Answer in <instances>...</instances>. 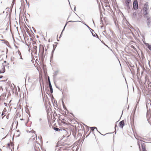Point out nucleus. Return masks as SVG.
<instances>
[{
  "label": "nucleus",
  "mask_w": 151,
  "mask_h": 151,
  "mask_svg": "<svg viewBox=\"0 0 151 151\" xmlns=\"http://www.w3.org/2000/svg\"><path fill=\"white\" fill-rule=\"evenodd\" d=\"M139 8L138 2L137 0H134L133 3L132 10H137Z\"/></svg>",
  "instance_id": "nucleus-1"
},
{
  "label": "nucleus",
  "mask_w": 151,
  "mask_h": 151,
  "mask_svg": "<svg viewBox=\"0 0 151 151\" xmlns=\"http://www.w3.org/2000/svg\"><path fill=\"white\" fill-rule=\"evenodd\" d=\"M28 135L30 137H34L35 138H36L37 137L36 134H35V132L34 130H31L29 131L28 134Z\"/></svg>",
  "instance_id": "nucleus-2"
},
{
  "label": "nucleus",
  "mask_w": 151,
  "mask_h": 151,
  "mask_svg": "<svg viewBox=\"0 0 151 151\" xmlns=\"http://www.w3.org/2000/svg\"><path fill=\"white\" fill-rule=\"evenodd\" d=\"M6 147L9 148L12 151V150H14V145L13 143L11 141L9 143H8L6 145Z\"/></svg>",
  "instance_id": "nucleus-3"
},
{
  "label": "nucleus",
  "mask_w": 151,
  "mask_h": 151,
  "mask_svg": "<svg viewBox=\"0 0 151 151\" xmlns=\"http://www.w3.org/2000/svg\"><path fill=\"white\" fill-rule=\"evenodd\" d=\"M37 138V137H36V138H35L33 136L31 137L29 139V143H37L38 146L40 145V144L37 143V141H36Z\"/></svg>",
  "instance_id": "nucleus-4"
},
{
  "label": "nucleus",
  "mask_w": 151,
  "mask_h": 151,
  "mask_svg": "<svg viewBox=\"0 0 151 151\" xmlns=\"http://www.w3.org/2000/svg\"><path fill=\"white\" fill-rule=\"evenodd\" d=\"M149 9L148 2H146L144 4V7L142 9L143 12H148Z\"/></svg>",
  "instance_id": "nucleus-5"
},
{
  "label": "nucleus",
  "mask_w": 151,
  "mask_h": 151,
  "mask_svg": "<svg viewBox=\"0 0 151 151\" xmlns=\"http://www.w3.org/2000/svg\"><path fill=\"white\" fill-rule=\"evenodd\" d=\"M146 23L148 28L150 27L151 26V17L146 18Z\"/></svg>",
  "instance_id": "nucleus-6"
},
{
  "label": "nucleus",
  "mask_w": 151,
  "mask_h": 151,
  "mask_svg": "<svg viewBox=\"0 0 151 151\" xmlns=\"http://www.w3.org/2000/svg\"><path fill=\"white\" fill-rule=\"evenodd\" d=\"M148 100L150 102H148L146 104V107L147 110V113H148V111L149 110L150 111V109H151V100L150 99H149Z\"/></svg>",
  "instance_id": "nucleus-7"
},
{
  "label": "nucleus",
  "mask_w": 151,
  "mask_h": 151,
  "mask_svg": "<svg viewBox=\"0 0 151 151\" xmlns=\"http://www.w3.org/2000/svg\"><path fill=\"white\" fill-rule=\"evenodd\" d=\"M48 83H49V88L50 89V92L51 93H53V88L52 87L51 83V82L50 81V77L49 76H48Z\"/></svg>",
  "instance_id": "nucleus-8"
},
{
  "label": "nucleus",
  "mask_w": 151,
  "mask_h": 151,
  "mask_svg": "<svg viewBox=\"0 0 151 151\" xmlns=\"http://www.w3.org/2000/svg\"><path fill=\"white\" fill-rule=\"evenodd\" d=\"M39 52L40 54H44V47L41 45H40V49Z\"/></svg>",
  "instance_id": "nucleus-9"
},
{
  "label": "nucleus",
  "mask_w": 151,
  "mask_h": 151,
  "mask_svg": "<svg viewBox=\"0 0 151 151\" xmlns=\"http://www.w3.org/2000/svg\"><path fill=\"white\" fill-rule=\"evenodd\" d=\"M143 16L144 18L146 19L147 18L149 17V12H143Z\"/></svg>",
  "instance_id": "nucleus-10"
},
{
  "label": "nucleus",
  "mask_w": 151,
  "mask_h": 151,
  "mask_svg": "<svg viewBox=\"0 0 151 151\" xmlns=\"http://www.w3.org/2000/svg\"><path fill=\"white\" fill-rule=\"evenodd\" d=\"M124 125V120H122L121 121L119 124V126L121 128H122Z\"/></svg>",
  "instance_id": "nucleus-11"
},
{
  "label": "nucleus",
  "mask_w": 151,
  "mask_h": 151,
  "mask_svg": "<svg viewBox=\"0 0 151 151\" xmlns=\"http://www.w3.org/2000/svg\"><path fill=\"white\" fill-rule=\"evenodd\" d=\"M9 114H8L7 115L5 114H2L1 116L2 119H8Z\"/></svg>",
  "instance_id": "nucleus-12"
},
{
  "label": "nucleus",
  "mask_w": 151,
  "mask_h": 151,
  "mask_svg": "<svg viewBox=\"0 0 151 151\" xmlns=\"http://www.w3.org/2000/svg\"><path fill=\"white\" fill-rule=\"evenodd\" d=\"M145 44L148 49L151 52V44L147 43H145Z\"/></svg>",
  "instance_id": "nucleus-13"
},
{
  "label": "nucleus",
  "mask_w": 151,
  "mask_h": 151,
  "mask_svg": "<svg viewBox=\"0 0 151 151\" xmlns=\"http://www.w3.org/2000/svg\"><path fill=\"white\" fill-rule=\"evenodd\" d=\"M22 116H24V117L21 119L22 120H25L28 119V116L26 114H24V115L22 114Z\"/></svg>",
  "instance_id": "nucleus-14"
},
{
  "label": "nucleus",
  "mask_w": 151,
  "mask_h": 151,
  "mask_svg": "<svg viewBox=\"0 0 151 151\" xmlns=\"http://www.w3.org/2000/svg\"><path fill=\"white\" fill-rule=\"evenodd\" d=\"M38 55L39 56V57L40 58L41 60L42 61H43L45 58V55H44V54H39V53Z\"/></svg>",
  "instance_id": "nucleus-15"
},
{
  "label": "nucleus",
  "mask_w": 151,
  "mask_h": 151,
  "mask_svg": "<svg viewBox=\"0 0 151 151\" xmlns=\"http://www.w3.org/2000/svg\"><path fill=\"white\" fill-rule=\"evenodd\" d=\"M48 88H49V87L48 86H45V90L46 91V93L47 94L49 95V94L48 93V92H49V90L48 89Z\"/></svg>",
  "instance_id": "nucleus-16"
},
{
  "label": "nucleus",
  "mask_w": 151,
  "mask_h": 151,
  "mask_svg": "<svg viewBox=\"0 0 151 151\" xmlns=\"http://www.w3.org/2000/svg\"><path fill=\"white\" fill-rule=\"evenodd\" d=\"M3 68H2V70H0V73H5V69L4 66L3 64Z\"/></svg>",
  "instance_id": "nucleus-17"
},
{
  "label": "nucleus",
  "mask_w": 151,
  "mask_h": 151,
  "mask_svg": "<svg viewBox=\"0 0 151 151\" xmlns=\"http://www.w3.org/2000/svg\"><path fill=\"white\" fill-rule=\"evenodd\" d=\"M33 50H34V51H35V53L36 54H37V46H36L33 45Z\"/></svg>",
  "instance_id": "nucleus-18"
},
{
  "label": "nucleus",
  "mask_w": 151,
  "mask_h": 151,
  "mask_svg": "<svg viewBox=\"0 0 151 151\" xmlns=\"http://www.w3.org/2000/svg\"><path fill=\"white\" fill-rule=\"evenodd\" d=\"M142 151H147L146 150L145 146L144 143L142 144Z\"/></svg>",
  "instance_id": "nucleus-19"
},
{
  "label": "nucleus",
  "mask_w": 151,
  "mask_h": 151,
  "mask_svg": "<svg viewBox=\"0 0 151 151\" xmlns=\"http://www.w3.org/2000/svg\"><path fill=\"white\" fill-rule=\"evenodd\" d=\"M83 24L85 25L86 27L88 28L89 30L91 32V31L92 32H94V30H93V29H91L90 27H89L87 25V24H86L84 22L83 23Z\"/></svg>",
  "instance_id": "nucleus-20"
},
{
  "label": "nucleus",
  "mask_w": 151,
  "mask_h": 151,
  "mask_svg": "<svg viewBox=\"0 0 151 151\" xmlns=\"http://www.w3.org/2000/svg\"><path fill=\"white\" fill-rule=\"evenodd\" d=\"M131 0H126L125 1L126 6L129 5V3Z\"/></svg>",
  "instance_id": "nucleus-21"
},
{
  "label": "nucleus",
  "mask_w": 151,
  "mask_h": 151,
  "mask_svg": "<svg viewBox=\"0 0 151 151\" xmlns=\"http://www.w3.org/2000/svg\"><path fill=\"white\" fill-rule=\"evenodd\" d=\"M58 70H57V71H55V72L53 73V76L54 78L57 75L58 73Z\"/></svg>",
  "instance_id": "nucleus-22"
},
{
  "label": "nucleus",
  "mask_w": 151,
  "mask_h": 151,
  "mask_svg": "<svg viewBox=\"0 0 151 151\" xmlns=\"http://www.w3.org/2000/svg\"><path fill=\"white\" fill-rule=\"evenodd\" d=\"M137 16V13L136 12H134L132 14V17L133 18H134L135 17H136Z\"/></svg>",
  "instance_id": "nucleus-23"
},
{
  "label": "nucleus",
  "mask_w": 151,
  "mask_h": 151,
  "mask_svg": "<svg viewBox=\"0 0 151 151\" xmlns=\"http://www.w3.org/2000/svg\"><path fill=\"white\" fill-rule=\"evenodd\" d=\"M54 129L56 131H60L62 130V129H60L59 128H57L56 127H54Z\"/></svg>",
  "instance_id": "nucleus-24"
},
{
  "label": "nucleus",
  "mask_w": 151,
  "mask_h": 151,
  "mask_svg": "<svg viewBox=\"0 0 151 151\" xmlns=\"http://www.w3.org/2000/svg\"><path fill=\"white\" fill-rule=\"evenodd\" d=\"M62 102L63 106V107L64 109H67V108H66V107L65 106V104L64 103L63 101V100L62 101Z\"/></svg>",
  "instance_id": "nucleus-25"
},
{
  "label": "nucleus",
  "mask_w": 151,
  "mask_h": 151,
  "mask_svg": "<svg viewBox=\"0 0 151 151\" xmlns=\"http://www.w3.org/2000/svg\"><path fill=\"white\" fill-rule=\"evenodd\" d=\"M54 46H55V45H54L53 44V49H52V51H54L55 50V49L56 47V46H57V45H55V47H54Z\"/></svg>",
  "instance_id": "nucleus-26"
},
{
  "label": "nucleus",
  "mask_w": 151,
  "mask_h": 151,
  "mask_svg": "<svg viewBox=\"0 0 151 151\" xmlns=\"http://www.w3.org/2000/svg\"><path fill=\"white\" fill-rule=\"evenodd\" d=\"M4 43L7 45V46H8V45L9 44V42L6 40H5Z\"/></svg>",
  "instance_id": "nucleus-27"
},
{
  "label": "nucleus",
  "mask_w": 151,
  "mask_h": 151,
  "mask_svg": "<svg viewBox=\"0 0 151 151\" xmlns=\"http://www.w3.org/2000/svg\"><path fill=\"white\" fill-rule=\"evenodd\" d=\"M18 54L19 55V56L20 57V58H21V59L23 60V59L22 58V55H21V52L20 51H19L18 52Z\"/></svg>",
  "instance_id": "nucleus-28"
},
{
  "label": "nucleus",
  "mask_w": 151,
  "mask_h": 151,
  "mask_svg": "<svg viewBox=\"0 0 151 151\" xmlns=\"http://www.w3.org/2000/svg\"><path fill=\"white\" fill-rule=\"evenodd\" d=\"M35 150L37 151H38L39 150V148L38 146L37 147L35 146Z\"/></svg>",
  "instance_id": "nucleus-29"
},
{
  "label": "nucleus",
  "mask_w": 151,
  "mask_h": 151,
  "mask_svg": "<svg viewBox=\"0 0 151 151\" xmlns=\"http://www.w3.org/2000/svg\"><path fill=\"white\" fill-rule=\"evenodd\" d=\"M55 84L56 88L58 89L60 91H61L62 90V89H61L60 88L57 86L55 83Z\"/></svg>",
  "instance_id": "nucleus-30"
},
{
  "label": "nucleus",
  "mask_w": 151,
  "mask_h": 151,
  "mask_svg": "<svg viewBox=\"0 0 151 151\" xmlns=\"http://www.w3.org/2000/svg\"><path fill=\"white\" fill-rule=\"evenodd\" d=\"M54 99H55L53 97V95H52V96L51 97V100H52V103H53V100H54Z\"/></svg>",
  "instance_id": "nucleus-31"
},
{
  "label": "nucleus",
  "mask_w": 151,
  "mask_h": 151,
  "mask_svg": "<svg viewBox=\"0 0 151 151\" xmlns=\"http://www.w3.org/2000/svg\"><path fill=\"white\" fill-rule=\"evenodd\" d=\"M79 22V21H74L70 20V21H68V22Z\"/></svg>",
  "instance_id": "nucleus-32"
},
{
  "label": "nucleus",
  "mask_w": 151,
  "mask_h": 151,
  "mask_svg": "<svg viewBox=\"0 0 151 151\" xmlns=\"http://www.w3.org/2000/svg\"><path fill=\"white\" fill-rule=\"evenodd\" d=\"M100 22H101V24H103V20H102V18L101 17H100Z\"/></svg>",
  "instance_id": "nucleus-33"
},
{
  "label": "nucleus",
  "mask_w": 151,
  "mask_h": 151,
  "mask_svg": "<svg viewBox=\"0 0 151 151\" xmlns=\"http://www.w3.org/2000/svg\"><path fill=\"white\" fill-rule=\"evenodd\" d=\"M7 24V27L6 29V30H8V28H9V24H8V22Z\"/></svg>",
  "instance_id": "nucleus-34"
},
{
  "label": "nucleus",
  "mask_w": 151,
  "mask_h": 151,
  "mask_svg": "<svg viewBox=\"0 0 151 151\" xmlns=\"http://www.w3.org/2000/svg\"><path fill=\"white\" fill-rule=\"evenodd\" d=\"M92 32H92V31H91V33L93 36L94 37H96V35H95Z\"/></svg>",
  "instance_id": "nucleus-35"
},
{
  "label": "nucleus",
  "mask_w": 151,
  "mask_h": 151,
  "mask_svg": "<svg viewBox=\"0 0 151 151\" xmlns=\"http://www.w3.org/2000/svg\"><path fill=\"white\" fill-rule=\"evenodd\" d=\"M14 57H12L11 58V60L12 62L14 61Z\"/></svg>",
  "instance_id": "nucleus-36"
},
{
  "label": "nucleus",
  "mask_w": 151,
  "mask_h": 151,
  "mask_svg": "<svg viewBox=\"0 0 151 151\" xmlns=\"http://www.w3.org/2000/svg\"><path fill=\"white\" fill-rule=\"evenodd\" d=\"M96 128V127H91V130H92V131H93L94 130V129L95 128Z\"/></svg>",
  "instance_id": "nucleus-37"
},
{
  "label": "nucleus",
  "mask_w": 151,
  "mask_h": 151,
  "mask_svg": "<svg viewBox=\"0 0 151 151\" xmlns=\"http://www.w3.org/2000/svg\"><path fill=\"white\" fill-rule=\"evenodd\" d=\"M94 33L96 34V37L97 38L99 39V36L95 33V32H94Z\"/></svg>",
  "instance_id": "nucleus-38"
},
{
  "label": "nucleus",
  "mask_w": 151,
  "mask_h": 151,
  "mask_svg": "<svg viewBox=\"0 0 151 151\" xmlns=\"http://www.w3.org/2000/svg\"><path fill=\"white\" fill-rule=\"evenodd\" d=\"M4 105H5V106H7V108H8V105H7V104L6 103L4 102Z\"/></svg>",
  "instance_id": "nucleus-39"
},
{
  "label": "nucleus",
  "mask_w": 151,
  "mask_h": 151,
  "mask_svg": "<svg viewBox=\"0 0 151 151\" xmlns=\"http://www.w3.org/2000/svg\"><path fill=\"white\" fill-rule=\"evenodd\" d=\"M3 111L4 112H2V113H4V112H6V110L5 109H4Z\"/></svg>",
  "instance_id": "nucleus-40"
},
{
  "label": "nucleus",
  "mask_w": 151,
  "mask_h": 151,
  "mask_svg": "<svg viewBox=\"0 0 151 151\" xmlns=\"http://www.w3.org/2000/svg\"><path fill=\"white\" fill-rule=\"evenodd\" d=\"M127 8L128 9H130V6H129H129H126Z\"/></svg>",
  "instance_id": "nucleus-41"
},
{
  "label": "nucleus",
  "mask_w": 151,
  "mask_h": 151,
  "mask_svg": "<svg viewBox=\"0 0 151 151\" xmlns=\"http://www.w3.org/2000/svg\"><path fill=\"white\" fill-rule=\"evenodd\" d=\"M17 133H19V131H17L16 132H15L14 133V135H16L17 134Z\"/></svg>",
  "instance_id": "nucleus-42"
},
{
  "label": "nucleus",
  "mask_w": 151,
  "mask_h": 151,
  "mask_svg": "<svg viewBox=\"0 0 151 151\" xmlns=\"http://www.w3.org/2000/svg\"><path fill=\"white\" fill-rule=\"evenodd\" d=\"M53 55H51V56H50V58L51 59H52L53 58Z\"/></svg>",
  "instance_id": "nucleus-43"
},
{
  "label": "nucleus",
  "mask_w": 151,
  "mask_h": 151,
  "mask_svg": "<svg viewBox=\"0 0 151 151\" xmlns=\"http://www.w3.org/2000/svg\"><path fill=\"white\" fill-rule=\"evenodd\" d=\"M147 83L149 85L150 83L151 84V82L149 81H148L147 82Z\"/></svg>",
  "instance_id": "nucleus-44"
},
{
  "label": "nucleus",
  "mask_w": 151,
  "mask_h": 151,
  "mask_svg": "<svg viewBox=\"0 0 151 151\" xmlns=\"http://www.w3.org/2000/svg\"><path fill=\"white\" fill-rule=\"evenodd\" d=\"M42 85H43V88L44 89V82H43L42 80Z\"/></svg>",
  "instance_id": "nucleus-45"
},
{
  "label": "nucleus",
  "mask_w": 151,
  "mask_h": 151,
  "mask_svg": "<svg viewBox=\"0 0 151 151\" xmlns=\"http://www.w3.org/2000/svg\"><path fill=\"white\" fill-rule=\"evenodd\" d=\"M70 147H67V148H65V149H64V150H69V149H68Z\"/></svg>",
  "instance_id": "nucleus-46"
},
{
  "label": "nucleus",
  "mask_w": 151,
  "mask_h": 151,
  "mask_svg": "<svg viewBox=\"0 0 151 151\" xmlns=\"http://www.w3.org/2000/svg\"><path fill=\"white\" fill-rule=\"evenodd\" d=\"M151 115V114H147V117L148 116H150Z\"/></svg>",
  "instance_id": "nucleus-47"
},
{
  "label": "nucleus",
  "mask_w": 151,
  "mask_h": 151,
  "mask_svg": "<svg viewBox=\"0 0 151 151\" xmlns=\"http://www.w3.org/2000/svg\"><path fill=\"white\" fill-rule=\"evenodd\" d=\"M3 77V76L2 75H0V79L2 78Z\"/></svg>",
  "instance_id": "nucleus-48"
},
{
  "label": "nucleus",
  "mask_w": 151,
  "mask_h": 151,
  "mask_svg": "<svg viewBox=\"0 0 151 151\" xmlns=\"http://www.w3.org/2000/svg\"><path fill=\"white\" fill-rule=\"evenodd\" d=\"M54 52V51L53 52V51H52L51 52V55H53Z\"/></svg>",
  "instance_id": "nucleus-49"
},
{
  "label": "nucleus",
  "mask_w": 151,
  "mask_h": 151,
  "mask_svg": "<svg viewBox=\"0 0 151 151\" xmlns=\"http://www.w3.org/2000/svg\"><path fill=\"white\" fill-rule=\"evenodd\" d=\"M68 22H66L65 25V27H66L67 25V24L68 23Z\"/></svg>",
  "instance_id": "nucleus-50"
},
{
  "label": "nucleus",
  "mask_w": 151,
  "mask_h": 151,
  "mask_svg": "<svg viewBox=\"0 0 151 151\" xmlns=\"http://www.w3.org/2000/svg\"><path fill=\"white\" fill-rule=\"evenodd\" d=\"M76 6H74V11H76Z\"/></svg>",
  "instance_id": "nucleus-51"
},
{
  "label": "nucleus",
  "mask_w": 151,
  "mask_h": 151,
  "mask_svg": "<svg viewBox=\"0 0 151 151\" xmlns=\"http://www.w3.org/2000/svg\"><path fill=\"white\" fill-rule=\"evenodd\" d=\"M65 26H64V28H63V30H62V32H63L64 31V29H65Z\"/></svg>",
  "instance_id": "nucleus-52"
},
{
  "label": "nucleus",
  "mask_w": 151,
  "mask_h": 151,
  "mask_svg": "<svg viewBox=\"0 0 151 151\" xmlns=\"http://www.w3.org/2000/svg\"><path fill=\"white\" fill-rule=\"evenodd\" d=\"M92 21H93V24H94V25L95 26V23H94V22L93 19L92 20Z\"/></svg>",
  "instance_id": "nucleus-53"
},
{
  "label": "nucleus",
  "mask_w": 151,
  "mask_h": 151,
  "mask_svg": "<svg viewBox=\"0 0 151 151\" xmlns=\"http://www.w3.org/2000/svg\"><path fill=\"white\" fill-rule=\"evenodd\" d=\"M40 86H41V89H42V86H41V82H40Z\"/></svg>",
  "instance_id": "nucleus-54"
},
{
  "label": "nucleus",
  "mask_w": 151,
  "mask_h": 151,
  "mask_svg": "<svg viewBox=\"0 0 151 151\" xmlns=\"http://www.w3.org/2000/svg\"><path fill=\"white\" fill-rule=\"evenodd\" d=\"M36 44V42H34V43H32V44H33V45H35V44Z\"/></svg>",
  "instance_id": "nucleus-55"
},
{
  "label": "nucleus",
  "mask_w": 151,
  "mask_h": 151,
  "mask_svg": "<svg viewBox=\"0 0 151 151\" xmlns=\"http://www.w3.org/2000/svg\"><path fill=\"white\" fill-rule=\"evenodd\" d=\"M18 133L19 134H18V133H17V134L18 136H19V133Z\"/></svg>",
  "instance_id": "nucleus-56"
},
{
  "label": "nucleus",
  "mask_w": 151,
  "mask_h": 151,
  "mask_svg": "<svg viewBox=\"0 0 151 151\" xmlns=\"http://www.w3.org/2000/svg\"><path fill=\"white\" fill-rule=\"evenodd\" d=\"M32 29H33V30H34V29H35V28L33 27H32Z\"/></svg>",
  "instance_id": "nucleus-57"
},
{
  "label": "nucleus",
  "mask_w": 151,
  "mask_h": 151,
  "mask_svg": "<svg viewBox=\"0 0 151 151\" xmlns=\"http://www.w3.org/2000/svg\"><path fill=\"white\" fill-rule=\"evenodd\" d=\"M34 31L35 32V33L36 32V30L35 29H34Z\"/></svg>",
  "instance_id": "nucleus-58"
},
{
  "label": "nucleus",
  "mask_w": 151,
  "mask_h": 151,
  "mask_svg": "<svg viewBox=\"0 0 151 151\" xmlns=\"http://www.w3.org/2000/svg\"><path fill=\"white\" fill-rule=\"evenodd\" d=\"M70 15H69V17H68V18L67 19L68 20V18H69V17H70Z\"/></svg>",
  "instance_id": "nucleus-59"
},
{
  "label": "nucleus",
  "mask_w": 151,
  "mask_h": 151,
  "mask_svg": "<svg viewBox=\"0 0 151 151\" xmlns=\"http://www.w3.org/2000/svg\"><path fill=\"white\" fill-rule=\"evenodd\" d=\"M26 3H27V1L26 0Z\"/></svg>",
  "instance_id": "nucleus-60"
},
{
  "label": "nucleus",
  "mask_w": 151,
  "mask_h": 151,
  "mask_svg": "<svg viewBox=\"0 0 151 151\" xmlns=\"http://www.w3.org/2000/svg\"><path fill=\"white\" fill-rule=\"evenodd\" d=\"M62 33H63V32H61V33L60 35H62Z\"/></svg>",
  "instance_id": "nucleus-61"
},
{
  "label": "nucleus",
  "mask_w": 151,
  "mask_h": 151,
  "mask_svg": "<svg viewBox=\"0 0 151 151\" xmlns=\"http://www.w3.org/2000/svg\"><path fill=\"white\" fill-rule=\"evenodd\" d=\"M4 63H6V61H5H5H4Z\"/></svg>",
  "instance_id": "nucleus-62"
},
{
  "label": "nucleus",
  "mask_w": 151,
  "mask_h": 151,
  "mask_svg": "<svg viewBox=\"0 0 151 151\" xmlns=\"http://www.w3.org/2000/svg\"><path fill=\"white\" fill-rule=\"evenodd\" d=\"M57 41H59V40H58V39H57Z\"/></svg>",
  "instance_id": "nucleus-63"
},
{
  "label": "nucleus",
  "mask_w": 151,
  "mask_h": 151,
  "mask_svg": "<svg viewBox=\"0 0 151 151\" xmlns=\"http://www.w3.org/2000/svg\"><path fill=\"white\" fill-rule=\"evenodd\" d=\"M27 14H28V15H29V16H30L29 14L28 13H27Z\"/></svg>",
  "instance_id": "nucleus-64"
}]
</instances>
